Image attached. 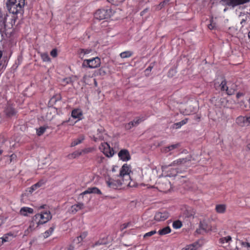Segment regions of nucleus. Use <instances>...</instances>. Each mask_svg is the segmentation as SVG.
<instances>
[{
  "label": "nucleus",
  "mask_w": 250,
  "mask_h": 250,
  "mask_svg": "<svg viewBox=\"0 0 250 250\" xmlns=\"http://www.w3.org/2000/svg\"><path fill=\"white\" fill-rule=\"evenodd\" d=\"M243 95V93L238 92L237 93L236 97L237 98H239L240 97Z\"/></svg>",
  "instance_id": "53"
},
{
  "label": "nucleus",
  "mask_w": 250,
  "mask_h": 250,
  "mask_svg": "<svg viewBox=\"0 0 250 250\" xmlns=\"http://www.w3.org/2000/svg\"><path fill=\"white\" fill-rule=\"evenodd\" d=\"M91 193H95L98 194H102L101 190L96 187L90 188Z\"/></svg>",
  "instance_id": "38"
},
{
  "label": "nucleus",
  "mask_w": 250,
  "mask_h": 250,
  "mask_svg": "<svg viewBox=\"0 0 250 250\" xmlns=\"http://www.w3.org/2000/svg\"><path fill=\"white\" fill-rule=\"evenodd\" d=\"M50 55L54 58L57 57V50L56 49H53L51 52Z\"/></svg>",
  "instance_id": "46"
},
{
  "label": "nucleus",
  "mask_w": 250,
  "mask_h": 250,
  "mask_svg": "<svg viewBox=\"0 0 250 250\" xmlns=\"http://www.w3.org/2000/svg\"><path fill=\"white\" fill-rule=\"evenodd\" d=\"M211 229V227L208 225L205 221L201 222L200 223V228L197 229L196 232L198 233H202V230L205 232H208Z\"/></svg>",
  "instance_id": "15"
},
{
  "label": "nucleus",
  "mask_w": 250,
  "mask_h": 250,
  "mask_svg": "<svg viewBox=\"0 0 250 250\" xmlns=\"http://www.w3.org/2000/svg\"><path fill=\"white\" fill-rule=\"evenodd\" d=\"M132 121L130 122L128 124H126L125 125V127L126 129L129 130L131 129L132 127H134V126L132 125Z\"/></svg>",
  "instance_id": "47"
},
{
  "label": "nucleus",
  "mask_w": 250,
  "mask_h": 250,
  "mask_svg": "<svg viewBox=\"0 0 250 250\" xmlns=\"http://www.w3.org/2000/svg\"><path fill=\"white\" fill-rule=\"evenodd\" d=\"M69 120H70V119L68 120H66L65 121H63L62 123V125H63V124H64L65 123H68L69 122Z\"/></svg>",
  "instance_id": "62"
},
{
  "label": "nucleus",
  "mask_w": 250,
  "mask_h": 250,
  "mask_svg": "<svg viewBox=\"0 0 250 250\" xmlns=\"http://www.w3.org/2000/svg\"><path fill=\"white\" fill-rule=\"evenodd\" d=\"M46 206L45 205H42V206H41L40 207V208H45V207H46Z\"/></svg>",
  "instance_id": "61"
},
{
  "label": "nucleus",
  "mask_w": 250,
  "mask_h": 250,
  "mask_svg": "<svg viewBox=\"0 0 250 250\" xmlns=\"http://www.w3.org/2000/svg\"><path fill=\"white\" fill-rule=\"evenodd\" d=\"M87 235V233L86 232H83L81 234L78 236L75 241H77V243H80L83 240V239H84Z\"/></svg>",
  "instance_id": "33"
},
{
  "label": "nucleus",
  "mask_w": 250,
  "mask_h": 250,
  "mask_svg": "<svg viewBox=\"0 0 250 250\" xmlns=\"http://www.w3.org/2000/svg\"><path fill=\"white\" fill-rule=\"evenodd\" d=\"M132 55V52H131L130 51H125V52H123L121 53L120 55L122 58L124 59V58H129V57H131Z\"/></svg>",
  "instance_id": "36"
},
{
  "label": "nucleus",
  "mask_w": 250,
  "mask_h": 250,
  "mask_svg": "<svg viewBox=\"0 0 250 250\" xmlns=\"http://www.w3.org/2000/svg\"><path fill=\"white\" fill-rule=\"evenodd\" d=\"M158 184L160 188L165 192L169 191L171 188V183L169 181V177L168 176L160 178Z\"/></svg>",
  "instance_id": "6"
},
{
  "label": "nucleus",
  "mask_w": 250,
  "mask_h": 250,
  "mask_svg": "<svg viewBox=\"0 0 250 250\" xmlns=\"http://www.w3.org/2000/svg\"><path fill=\"white\" fill-rule=\"evenodd\" d=\"M179 146H180V144L177 143L176 144L172 145L171 146L164 147L163 151L165 153H167L170 151H171L173 149L177 148Z\"/></svg>",
  "instance_id": "24"
},
{
  "label": "nucleus",
  "mask_w": 250,
  "mask_h": 250,
  "mask_svg": "<svg viewBox=\"0 0 250 250\" xmlns=\"http://www.w3.org/2000/svg\"><path fill=\"white\" fill-rule=\"evenodd\" d=\"M67 250H74V247L70 246Z\"/></svg>",
  "instance_id": "60"
},
{
  "label": "nucleus",
  "mask_w": 250,
  "mask_h": 250,
  "mask_svg": "<svg viewBox=\"0 0 250 250\" xmlns=\"http://www.w3.org/2000/svg\"><path fill=\"white\" fill-rule=\"evenodd\" d=\"M33 213V209L28 207H23L20 210L21 214L23 216H27V213L32 214Z\"/></svg>",
  "instance_id": "20"
},
{
  "label": "nucleus",
  "mask_w": 250,
  "mask_h": 250,
  "mask_svg": "<svg viewBox=\"0 0 250 250\" xmlns=\"http://www.w3.org/2000/svg\"><path fill=\"white\" fill-rule=\"evenodd\" d=\"M248 37H249V39L250 40V31L249 32Z\"/></svg>",
  "instance_id": "63"
},
{
  "label": "nucleus",
  "mask_w": 250,
  "mask_h": 250,
  "mask_svg": "<svg viewBox=\"0 0 250 250\" xmlns=\"http://www.w3.org/2000/svg\"><path fill=\"white\" fill-rule=\"evenodd\" d=\"M25 5V0H9L7 2V7L9 11L13 14H22Z\"/></svg>",
  "instance_id": "1"
},
{
  "label": "nucleus",
  "mask_w": 250,
  "mask_h": 250,
  "mask_svg": "<svg viewBox=\"0 0 250 250\" xmlns=\"http://www.w3.org/2000/svg\"><path fill=\"white\" fill-rule=\"evenodd\" d=\"M42 58L44 62H49L50 61V58L47 53L42 54Z\"/></svg>",
  "instance_id": "43"
},
{
  "label": "nucleus",
  "mask_w": 250,
  "mask_h": 250,
  "mask_svg": "<svg viewBox=\"0 0 250 250\" xmlns=\"http://www.w3.org/2000/svg\"><path fill=\"white\" fill-rule=\"evenodd\" d=\"M104 131L103 128L98 129L97 131L99 133L97 134L98 137L95 139V141H96V139L103 140L104 139V136H103L102 132Z\"/></svg>",
  "instance_id": "40"
},
{
  "label": "nucleus",
  "mask_w": 250,
  "mask_h": 250,
  "mask_svg": "<svg viewBox=\"0 0 250 250\" xmlns=\"http://www.w3.org/2000/svg\"><path fill=\"white\" fill-rule=\"evenodd\" d=\"M5 112L6 115L9 117L15 116L16 114V111L11 106H8L6 108Z\"/></svg>",
  "instance_id": "19"
},
{
  "label": "nucleus",
  "mask_w": 250,
  "mask_h": 250,
  "mask_svg": "<svg viewBox=\"0 0 250 250\" xmlns=\"http://www.w3.org/2000/svg\"><path fill=\"white\" fill-rule=\"evenodd\" d=\"M156 233V230H152L150 232H147L146 234H145V235H144V238H146L147 237H150L152 235L155 234Z\"/></svg>",
  "instance_id": "44"
},
{
  "label": "nucleus",
  "mask_w": 250,
  "mask_h": 250,
  "mask_svg": "<svg viewBox=\"0 0 250 250\" xmlns=\"http://www.w3.org/2000/svg\"><path fill=\"white\" fill-rule=\"evenodd\" d=\"M192 156L190 155H188L185 158H181L174 161L170 165V166H188L191 162Z\"/></svg>",
  "instance_id": "8"
},
{
  "label": "nucleus",
  "mask_w": 250,
  "mask_h": 250,
  "mask_svg": "<svg viewBox=\"0 0 250 250\" xmlns=\"http://www.w3.org/2000/svg\"><path fill=\"white\" fill-rule=\"evenodd\" d=\"M142 120L139 118H135L133 121H132V125L134 126H137L141 122Z\"/></svg>",
  "instance_id": "41"
},
{
  "label": "nucleus",
  "mask_w": 250,
  "mask_h": 250,
  "mask_svg": "<svg viewBox=\"0 0 250 250\" xmlns=\"http://www.w3.org/2000/svg\"><path fill=\"white\" fill-rule=\"evenodd\" d=\"M200 116L199 115H194V120L199 122L200 121Z\"/></svg>",
  "instance_id": "52"
},
{
  "label": "nucleus",
  "mask_w": 250,
  "mask_h": 250,
  "mask_svg": "<svg viewBox=\"0 0 250 250\" xmlns=\"http://www.w3.org/2000/svg\"><path fill=\"white\" fill-rule=\"evenodd\" d=\"M109 12L107 10L99 9L95 12L94 17L100 21L105 19L109 17Z\"/></svg>",
  "instance_id": "10"
},
{
  "label": "nucleus",
  "mask_w": 250,
  "mask_h": 250,
  "mask_svg": "<svg viewBox=\"0 0 250 250\" xmlns=\"http://www.w3.org/2000/svg\"><path fill=\"white\" fill-rule=\"evenodd\" d=\"M169 216V213L167 211L157 212L154 216V219L157 221H163Z\"/></svg>",
  "instance_id": "13"
},
{
  "label": "nucleus",
  "mask_w": 250,
  "mask_h": 250,
  "mask_svg": "<svg viewBox=\"0 0 250 250\" xmlns=\"http://www.w3.org/2000/svg\"><path fill=\"white\" fill-rule=\"evenodd\" d=\"M84 136L83 135H81L79 136L78 138L74 140L71 144L70 146L73 147L81 143L84 140Z\"/></svg>",
  "instance_id": "21"
},
{
  "label": "nucleus",
  "mask_w": 250,
  "mask_h": 250,
  "mask_svg": "<svg viewBox=\"0 0 250 250\" xmlns=\"http://www.w3.org/2000/svg\"><path fill=\"white\" fill-rule=\"evenodd\" d=\"M247 119H248V122L247 123V125H250V116L249 117H247Z\"/></svg>",
  "instance_id": "54"
},
{
  "label": "nucleus",
  "mask_w": 250,
  "mask_h": 250,
  "mask_svg": "<svg viewBox=\"0 0 250 250\" xmlns=\"http://www.w3.org/2000/svg\"><path fill=\"white\" fill-rule=\"evenodd\" d=\"M102 147H103V152L107 157H111L113 156L114 151L112 148L110 147L108 143H104L102 145Z\"/></svg>",
  "instance_id": "12"
},
{
  "label": "nucleus",
  "mask_w": 250,
  "mask_h": 250,
  "mask_svg": "<svg viewBox=\"0 0 250 250\" xmlns=\"http://www.w3.org/2000/svg\"><path fill=\"white\" fill-rule=\"evenodd\" d=\"M91 150V149L90 148H85V149H83L81 152H82V153H88L89 152H90Z\"/></svg>",
  "instance_id": "48"
},
{
  "label": "nucleus",
  "mask_w": 250,
  "mask_h": 250,
  "mask_svg": "<svg viewBox=\"0 0 250 250\" xmlns=\"http://www.w3.org/2000/svg\"><path fill=\"white\" fill-rule=\"evenodd\" d=\"M247 117L239 116L237 118L236 122L238 125L240 126L247 125V123L248 122Z\"/></svg>",
  "instance_id": "17"
},
{
  "label": "nucleus",
  "mask_w": 250,
  "mask_h": 250,
  "mask_svg": "<svg viewBox=\"0 0 250 250\" xmlns=\"http://www.w3.org/2000/svg\"><path fill=\"white\" fill-rule=\"evenodd\" d=\"M90 191V188H88L87 189V190H85L84 191H83V192H82L81 195H85L86 194H90L91 193V192Z\"/></svg>",
  "instance_id": "50"
},
{
  "label": "nucleus",
  "mask_w": 250,
  "mask_h": 250,
  "mask_svg": "<svg viewBox=\"0 0 250 250\" xmlns=\"http://www.w3.org/2000/svg\"><path fill=\"white\" fill-rule=\"evenodd\" d=\"M239 242L242 248L245 249V250H250V243L243 241H240Z\"/></svg>",
  "instance_id": "35"
},
{
  "label": "nucleus",
  "mask_w": 250,
  "mask_h": 250,
  "mask_svg": "<svg viewBox=\"0 0 250 250\" xmlns=\"http://www.w3.org/2000/svg\"><path fill=\"white\" fill-rule=\"evenodd\" d=\"M247 147L250 150V143L247 145Z\"/></svg>",
  "instance_id": "64"
},
{
  "label": "nucleus",
  "mask_w": 250,
  "mask_h": 250,
  "mask_svg": "<svg viewBox=\"0 0 250 250\" xmlns=\"http://www.w3.org/2000/svg\"><path fill=\"white\" fill-rule=\"evenodd\" d=\"M128 224H129V223L124 224L123 225V229H125L126 228L128 227Z\"/></svg>",
  "instance_id": "57"
},
{
  "label": "nucleus",
  "mask_w": 250,
  "mask_h": 250,
  "mask_svg": "<svg viewBox=\"0 0 250 250\" xmlns=\"http://www.w3.org/2000/svg\"><path fill=\"white\" fill-rule=\"evenodd\" d=\"M43 183L42 181H40L36 184L33 185L30 188H29L28 190H26V191H28L30 193H32L34 190L37 189L38 188L41 187L43 185Z\"/></svg>",
  "instance_id": "23"
},
{
  "label": "nucleus",
  "mask_w": 250,
  "mask_h": 250,
  "mask_svg": "<svg viewBox=\"0 0 250 250\" xmlns=\"http://www.w3.org/2000/svg\"><path fill=\"white\" fill-rule=\"evenodd\" d=\"M197 243H193L186 247L188 250H195L197 249Z\"/></svg>",
  "instance_id": "42"
},
{
  "label": "nucleus",
  "mask_w": 250,
  "mask_h": 250,
  "mask_svg": "<svg viewBox=\"0 0 250 250\" xmlns=\"http://www.w3.org/2000/svg\"><path fill=\"white\" fill-rule=\"evenodd\" d=\"M84 208V204L82 203H79L72 206L69 209V212L72 214H75L79 210L82 209Z\"/></svg>",
  "instance_id": "16"
},
{
  "label": "nucleus",
  "mask_w": 250,
  "mask_h": 250,
  "mask_svg": "<svg viewBox=\"0 0 250 250\" xmlns=\"http://www.w3.org/2000/svg\"><path fill=\"white\" fill-rule=\"evenodd\" d=\"M82 111L78 109H75L72 110L71 113V116L75 119H81V116H82Z\"/></svg>",
  "instance_id": "22"
},
{
  "label": "nucleus",
  "mask_w": 250,
  "mask_h": 250,
  "mask_svg": "<svg viewBox=\"0 0 250 250\" xmlns=\"http://www.w3.org/2000/svg\"><path fill=\"white\" fill-rule=\"evenodd\" d=\"M222 90H226L227 94L229 95L233 94L237 90V85L230 82H226V80H223L220 84Z\"/></svg>",
  "instance_id": "5"
},
{
  "label": "nucleus",
  "mask_w": 250,
  "mask_h": 250,
  "mask_svg": "<svg viewBox=\"0 0 250 250\" xmlns=\"http://www.w3.org/2000/svg\"><path fill=\"white\" fill-rule=\"evenodd\" d=\"M101 59L98 57L91 59H85L82 63V67L95 68L99 67L101 64Z\"/></svg>",
  "instance_id": "4"
},
{
  "label": "nucleus",
  "mask_w": 250,
  "mask_h": 250,
  "mask_svg": "<svg viewBox=\"0 0 250 250\" xmlns=\"http://www.w3.org/2000/svg\"><path fill=\"white\" fill-rule=\"evenodd\" d=\"M35 223H36V222L33 221V220H32V222L30 223L29 228L27 229V230H26L25 231V232H24L25 235H27L29 231H32L33 229H34Z\"/></svg>",
  "instance_id": "31"
},
{
  "label": "nucleus",
  "mask_w": 250,
  "mask_h": 250,
  "mask_svg": "<svg viewBox=\"0 0 250 250\" xmlns=\"http://www.w3.org/2000/svg\"><path fill=\"white\" fill-rule=\"evenodd\" d=\"M250 0H221L220 2L223 5H228L234 7L235 6L243 4L244 3L249 2Z\"/></svg>",
  "instance_id": "9"
},
{
  "label": "nucleus",
  "mask_w": 250,
  "mask_h": 250,
  "mask_svg": "<svg viewBox=\"0 0 250 250\" xmlns=\"http://www.w3.org/2000/svg\"><path fill=\"white\" fill-rule=\"evenodd\" d=\"M55 229V226H53L52 227H50L49 229L47 230H46L43 234V236L44 238H47L49 237L53 232Z\"/></svg>",
  "instance_id": "34"
},
{
  "label": "nucleus",
  "mask_w": 250,
  "mask_h": 250,
  "mask_svg": "<svg viewBox=\"0 0 250 250\" xmlns=\"http://www.w3.org/2000/svg\"><path fill=\"white\" fill-rule=\"evenodd\" d=\"M185 215L187 217H190L193 216V212L188 210H186L185 212Z\"/></svg>",
  "instance_id": "45"
},
{
  "label": "nucleus",
  "mask_w": 250,
  "mask_h": 250,
  "mask_svg": "<svg viewBox=\"0 0 250 250\" xmlns=\"http://www.w3.org/2000/svg\"><path fill=\"white\" fill-rule=\"evenodd\" d=\"M118 156L123 161H127L131 158L129 151L125 149L120 150L118 153Z\"/></svg>",
  "instance_id": "14"
},
{
  "label": "nucleus",
  "mask_w": 250,
  "mask_h": 250,
  "mask_svg": "<svg viewBox=\"0 0 250 250\" xmlns=\"http://www.w3.org/2000/svg\"><path fill=\"white\" fill-rule=\"evenodd\" d=\"M167 1H163V2H161L160 4V6H161V8L164 6L165 4L167 3Z\"/></svg>",
  "instance_id": "55"
},
{
  "label": "nucleus",
  "mask_w": 250,
  "mask_h": 250,
  "mask_svg": "<svg viewBox=\"0 0 250 250\" xmlns=\"http://www.w3.org/2000/svg\"><path fill=\"white\" fill-rule=\"evenodd\" d=\"M9 236H13V234L8 233L5 234L3 237H1V244H3L4 242L10 241L11 239H9Z\"/></svg>",
  "instance_id": "32"
},
{
  "label": "nucleus",
  "mask_w": 250,
  "mask_h": 250,
  "mask_svg": "<svg viewBox=\"0 0 250 250\" xmlns=\"http://www.w3.org/2000/svg\"><path fill=\"white\" fill-rule=\"evenodd\" d=\"M231 240V237L230 236H228L227 237H222L219 239V242L224 244L225 243H229Z\"/></svg>",
  "instance_id": "29"
},
{
  "label": "nucleus",
  "mask_w": 250,
  "mask_h": 250,
  "mask_svg": "<svg viewBox=\"0 0 250 250\" xmlns=\"http://www.w3.org/2000/svg\"><path fill=\"white\" fill-rule=\"evenodd\" d=\"M52 218V215H51L50 212L48 211H44L43 212H41V213H38L36 214L33 217V221H35L36 224H37V226L39 225L43 224Z\"/></svg>",
  "instance_id": "2"
},
{
  "label": "nucleus",
  "mask_w": 250,
  "mask_h": 250,
  "mask_svg": "<svg viewBox=\"0 0 250 250\" xmlns=\"http://www.w3.org/2000/svg\"><path fill=\"white\" fill-rule=\"evenodd\" d=\"M171 232V229L169 227L167 226L163 229H160L158 231V233L160 235H164L166 234H167L168 233H169Z\"/></svg>",
  "instance_id": "25"
},
{
  "label": "nucleus",
  "mask_w": 250,
  "mask_h": 250,
  "mask_svg": "<svg viewBox=\"0 0 250 250\" xmlns=\"http://www.w3.org/2000/svg\"><path fill=\"white\" fill-rule=\"evenodd\" d=\"M130 171V167L127 164H124L120 170L119 176L125 182V186H129L130 185V176L129 173Z\"/></svg>",
  "instance_id": "3"
},
{
  "label": "nucleus",
  "mask_w": 250,
  "mask_h": 250,
  "mask_svg": "<svg viewBox=\"0 0 250 250\" xmlns=\"http://www.w3.org/2000/svg\"><path fill=\"white\" fill-rule=\"evenodd\" d=\"M46 127L45 126H41L37 129V134L38 136L42 135L46 130Z\"/></svg>",
  "instance_id": "37"
},
{
  "label": "nucleus",
  "mask_w": 250,
  "mask_h": 250,
  "mask_svg": "<svg viewBox=\"0 0 250 250\" xmlns=\"http://www.w3.org/2000/svg\"><path fill=\"white\" fill-rule=\"evenodd\" d=\"M215 209L218 213H223L226 209V206L224 204L218 205L216 206Z\"/></svg>",
  "instance_id": "26"
},
{
  "label": "nucleus",
  "mask_w": 250,
  "mask_h": 250,
  "mask_svg": "<svg viewBox=\"0 0 250 250\" xmlns=\"http://www.w3.org/2000/svg\"><path fill=\"white\" fill-rule=\"evenodd\" d=\"M147 11H148V9H147V8H146V9H144L143 11H142L141 12V15L142 16V15H143V14H144L145 13H146V12H147Z\"/></svg>",
  "instance_id": "56"
},
{
  "label": "nucleus",
  "mask_w": 250,
  "mask_h": 250,
  "mask_svg": "<svg viewBox=\"0 0 250 250\" xmlns=\"http://www.w3.org/2000/svg\"><path fill=\"white\" fill-rule=\"evenodd\" d=\"M106 183L109 188L114 189L120 188L122 185L125 186V182L122 179L115 180L109 178L106 181Z\"/></svg>",
  "instance_id": "7"
},
{
  "label": "nucleus",
  "mask_w": 250,
  "mask_h": 250,
  "mask_svg": "<svg viewBox=\"0 0 250 250\" xmlns=\"http://www.w3.org/2000/svg\"><path fill=\"white\" fill-rule=\"evenodd\" d=\"M104 160V157L103 156H100L97 158V161L99 163H103Z\"/></svg>",
  "instance_id": "49"
},
{
  "label": "nucleus",
  "mask_w": 250,
  "mask_h": 250,
  "mask_svg": "<svg viewBox=\"0 0 250 250\" xmlns=\"http://www.w3.org/2000/svg\"><path fill=\"white\" fill-rule=\"evenodd\" d=\"M208 27L209 29H211V30L214 29L215 27V23H213L211 22L210 24H209L208 25Z\"/></svg>",
  "instance_id": "51"
},
{
  "label": "nucleus",
  "mask_w": 250,
  "mask_h": 250,
  "mask_svg": "<svg viewBox=\"0 0 250 250\" xmlns=\"http://www.w3.org/2000/svg\"><path fill=\"white\" fill-rule=\"evenodd\" d=\"M107 243V240L106 238H103L99 240L98 241L96 242L93 245V247H95L98 246H104Z\"/></svg>",
  "instance_id": "28"
},
{
  "label": "nucleus",
  "mask_w": 250,
  "mask_h": 250,
  "mask_svg": "<svg viewBox=\"0 0 250 250\" xmlns=\"http://www.w3.org/2000/svg\"><path fill=\"white\" fill-rule=\"evenodd\" d=\"M82 154V152L76 151L73 153L68 155L69 159H75Z\"/></svg>",
  "instance_id": "30"
},
{
  "label": "nucleus",
  "mask_w": 250,
  "mask_h": 250,
  "mask_svg": "<svg viewBox=\"0 0 250 250\" xmlns=\"http://www.w3.org/2000/svg\"><path fill=\"white\" fill-rule=\"evenodd\" d=\"M7 15L0 12V32L3 33L6 31V21Z\"/></svg>",
  "instance_id": "11"
},
{
  "label": "nucleus",
  "mask_w": 250,
  "mask_h": 250,
  "mask_svg": "<svg viewBox=\"0 0 250 250\" xmlns=\"http://www.w3.org/2000/svg\"><path fill=\"white\" fill-rule=\"evenodd\" d=\"M152 66H149L147 67V68L146 69V71H151L152 68Z\"/></svg>",
  "instance_id": "59"
},
{
  "label": "nucleus",
  "mask_w": 250,
  "mask_h": 250,
  "mask_svg": "<svg viewBox=\"0 0 250 250\" xmlns=\"http://www.w3.org/2000/svg\"><path fill=\"white\" fill-rule=\"evenodd\" d=\"M92 51L91 49H79L78 51L79 56L81 59H83L84 56L89 54Z\"/></svg>",
  "instance_id": "18"
},
{
  "label": "nucleus",
  "mask_w": 250,
  "mask_h": 250,
  "mask_svg": "<svg viewBox=\"0 0 250 250\" xmlns=\"http://www.w3.org/2000/svg\"><path fill=\"white\" fill-rule=\"evenodd\" d=\"M188 122V119H185L181 122L175 123L173 125V128L178 129L180 128L182 125H185Z\"/></svg>",
  "instance_id": "27"
},
{
  "label": "nucleus",
  "mask_w": 250,
  "mask_h": 250,
  "mask_svg": "<svg viewBox=\"0 0 250 250\" xmlns=\"http://www.w3.org/2000/svg\"><path fill=\"white\" fill-rule=\"evenodd\" d=\"M172 226L174 229H177L180 228L182 227V224L181 221H176L173 223Z\"/></svg>",
  "instance_id": "39"
},
{
  "label": "nucleus",
  "mask_w": 250,
  "mask_h": 250,
  "mask_svg": "<svg viewBox=\"0 0 250 250\" xmlns=\"http://www.w3.org/2000/svg\"><path fill=\"white\" fill-rule=\"evenodd\" d=\"M64 81H66V83H69L71 82V79L70 78H67Z\"/></svg>",
  "instance_id": "58"
}]
</instances>
